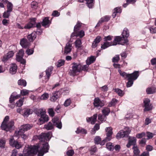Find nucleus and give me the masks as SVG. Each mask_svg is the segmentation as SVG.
I'll return each instance as SVG.
<instances>
[{
  "label": "nucleus",
  "mask_w": 156,
  "mask_h": 156,
  "mask_svg": "<svg viewBox=\"0 0 156 156\" xmlns=\"http://www.w3.org/2000/svg\"><path fill=\"white\" fill-rule=\"evenodd\" d=\"M75 44L76 47H80L81 44V41L80 39H78L75 42Z\"/></svg>",
  "instance_id": "obj_58"
},
{
  "label": "nucleus",
  "mask_w": 156,
  "mask_h": 156,
  "mask_svg": "<svg viewBox=\"0 0 156 156\" xmlns=\"http://www.w3.org/2000/svg\"><path fill=\"white\" fill-rule=\"evenodd\" d=\"M101 138L99 136H96L95 138L94 139V142L96 144H100V145H101V143L102 142V141H101Z\"/></svg>",
  "instance_id": "obj_46"
},
{
  "label": "nucleus",
  "mask_w": 156,
  "mask_h": 156,
  "mask_svg": "<svg viewBox=\"0 0 156 156\" xmlns=\"http://www.w3.org/2000/svg\"><path fill=\"white\" fill-rule=\"evenodd\" d=\"M136 142V139L134 137H130L129 138V141L128 143L126 145V147L128 148H129L130 146L133 145V146H136L135 144Z\"/></svg>",
  "instance_id": "obj_15"
},
{
  "label": "nucleus",
  "mask_w": 156,
  "mask_h": 156,
  "mask_svg": "<svg viewBox=\"0 0 156 156\" xmlns=\"http://www.w3.org/2000/svg\"><path fill=\"white\" fill-rule=\"evenodd\" d=\"M14 55V53L12 51H10L8 52L6 55H4L3 58L2 59V61L5 62L8 60L10 58L13 57Z\"/></svg>",
  "instance_id": "obj_16"
},
{
  "label": "nucleus",
  "mask_w": 156,
  "mask_h": 156,
  "mask_svg": "<svg viewBox=\"0 0 156 156\" xmlns=\"http://www.w3.org/2000/svg\"><path fill=\"white\" fill-rule=\"evenodd\" d=\"M52 122L57 127L60 129L62 128V125L60 121L58 118H54L52 119Z\"/></svg>",
  "instance_id": "obj_17"
},
{
  "label": "nucleus",
  "mask_w": 156,
  "mask_h": 156,
  "mask_svg": "<svg viewBox=\"0 0 156 156\" xmlns=\"http://www.w3.org/2000/svg\"><path fill=\"white\" fill-rule=\"evenodd\" d=\"M17 66L15 64H12L10 65L9 69V72L12 74H15L17 71Z\"/></svg>",
  "instance_id": "obj_20"
},
{
  "label": "nucleus",
  "mask_w": 156,
  "mask_h": 156,
  "mask_svg": "<svg viewBox=\"0 0 156 156\" xmlns=\"http://www.w3.org/2000/svg\"><path fill=\"white\" fill-rule=\"evenodd\" d=\"M120 38L118 37H115L113 42H105L101 46V48L102 49H104L106 48L115 45L117 44H118V42L120 39Z\"/></svg>",
  "instance_id": "obj_8"
},
{
  "label": "nucleus",
  "mask_w": 156,
  "mask_h": 156,
  "mask_svg": "<svg viewBox=\"0 0 156 156\" xmlns=\"http://www.w3.org/2000/svg\"><path fill=\"white\" fill-rule=\"evenodd\" d=\"M53 68L52 67L48 68L46 71V75L47 76L48 79L50 76L51 74V72L53 70Z\"/></svg>",
  "instance_id": "obj_37"
},
{
  "label": "nucleus",
  "mask_w": 156,
  "mask_h": 156,
  "mask_svg": "<svg viewBox=\"0 0 156 156\" xmlns=\"http://www.w3.org/2000/svg\"><path fill=\"white\" fill-rule=\"evenodd\" d=\"M31 7L33 9H36L38 7V3L34 1L32 2L31 3Z\"/></svg>",
  "instance_id": "obj_50"
},
{
  "label": "nucleus",
  "mask_w": 156,
  "mask_h": 156,
  "mask_svg": "<svg viewBox=\"0 0 156 156\" xmlns=\"http://www.w3.org/2000/svg\"><path fill=\"white\" fill-rule=\"evenodd\" d=\"M20 44L22 47L24 48H26L29 45V43L26 38H23L20 40Z\"/></svg>",
  "instance_id": "obj_19"
},
{
  "label": "nucleus",
  "mask_w": 156,
  "mask_h": 156,
  "mask_svg": "<svg viewBox=\"0 0 156 156\" xmlns=\"http://www.w3.org/2000/svg\"><path fill=\"white\" fill-rule=\"evenodd\" d=\"M105 131L107 132L106 137L102 141L101 143V145H104L105 142L110 140L112 138V128L111 127H107L105 129Z\"/></svg>",
  "instance_id": "obj_5"
},
{
  "label": "nucleus",
  "mask_w": 156,
  "mask_h": 156,
  "mask_svg": "<svg viewBox=\"0 0 156 156\" xmlns=\"http://www.w3.org/2000/svg\"><path fill=\"white\" fill-rule=\"evenodd\" d=\"M71 103V100L70 99H67L65 102L64 105L66 107L69 105Z\"/></svg>",
  "instance_id": "obj_63"
},
{
  "label": "nucleus",
  "mask_w": 156,
  "mask_h": 156,
  "mask_svg": "<svg viewBox=\"0 0 156 156\" xmlns=\"http://www.w3.org/2000/svg\"><path fill=\"white\" fill-rule=\"evenodd\" d=\"M118 72L120 74V75L122 76L123 77L126 78H128L130 76H131L133 74V73L131 74H127L125 72H122L121 70L119 69L118 70Z\"/></svg>",
  "instance_id": "obj_26"
},
{
  "label": "nucleus",
  "mask_w": 156,
  "mask_h": 156,
  "mask_svg": "<svg viewBox=\"0 0 156 156\" xmlns=\"http://www.w3.org/2000/svg\"><path fill=\"white\" fill-rule=\"evenodd\" d=\"M147 139L148 140L152 138L154 136V134L150 132H147Z\"/></svg>",
  "instance_id": "obj_57"
},
{
  "label": "nucleus",
  "mask_w": 156,
  "mask_h": 156,
  "mask_svg": "<svg viewBox=\"0 0 156 156\" xmlns=\"http://www.w3.org/2000/svg\"><path fill=\"white\" fill-rule=\"evenodd\" d=\"M106 117L105 116H103L101 114H99L98 115V120L102 122L103 121H105L106 119Z\"/></svg>",
  "instance_id": "obj_53"
},
{
  "label": "nucleus",
  "mask_w": 156,
  "mask_h": 156,
  "mask_svg": "<svg viewBox=\"0 0 156 156\" xmlns=\"http://www.w3.org/2000/svg\"><path fill=\"white\" fill-rule=\"evenodd\" d=\"M123 130V133L125 136H128L130 133L131 130L128 127H126Z\"/></svg>",
  "instance_id": "obj_38"
},
{
  "label": "nucleus",
  "mask_w": 156,
  "mask_h": 156,
  "mask_svg": "<svg viewBox=\"0 0 156 156\" xmlns=\"http://www.w3.org/2000/svg\"><path fill=\"white\" fill-rule=\"evenodd\" d=\"M5 144V141L4 139H2L0 140V147L2 148H4Z\"/></svg>",
  "instance_id": "obj_55"
},
{
  "label": "nucleus",
  "mask_w": 156,
  "mask_h": 156,
  "mask_svg": "<svg viewBox=\"0 0 156 156\" xmlns=\"http://www.w3.org/2000/svg\"><path fill=\"white\" fill-rule=\"evenodd\" d=\"M66 153L68 156H72L74 154V151L73 150H69L67 151Z\"/></svg>",
  "instance_id": "obj_64"
},
{
  "label": "nucleus",
  "mask_w": 156,
  "mask_h": 156,
  "mask_svg": "<svg viewBox=\"0 0 156 156\" xmlns=\"http://www.w3.org/2000/svg\"><path fill=\"white\" fill-rule=\"evenodd\" d=\"M9 119V116H7L5 117L1 126V128L2 129L7 131H9L10 129L14 125L13 121L11 120L8 122Z\"/></svg>",
  "instance_id": "obj_3"
},
{
  "label": "nucleus",
  "mask_w": 156,
  "mask_h": 156,
  "mask_svg": "<svg viewBox=\"0 0 156 156\" xmlns=\"http://www.w3.org/2000/svg\"><path fill=\"white\" fill-rule=\"evenodd\" d=\"M11 12L8 10L5 11L3 15V17L4 18H8L10 16Z\"/></svg>",
  "instance_id": "obj_49"
},
{
  "label": "nucleus",
  "mask_w": 156,
  "mask_h": 156,
  "mask_svg": "<svg viewBox=\"0 0 156 156\" xmlns=\"http://www.w3.org/2000/svg\"><path fill=\"white\" fill-rule=\"evenodd\" d=\"M13 5L10 2H8L7 5V10L12 12V10Z\"/></svg>",
  "instance_id": "obj_54"
},
{
  "label": "nucleus",
  "mask_w": 156,
  "mask_h": 156,
  "mask_svg": "<svg viewBox=\"0 0 156 156\" xmlns=\"http://www.w3.org/2000/svg\"><path fill=\"white\" fill-rule=\"evenodd\" d=\"M24 101V98H23L20 99L16 103V104L17 106L18 107H20L21 106L23 105V103Z\"/></svg>",
  "instance_id": "obj_45"
},
{
  "label": "nucleus",
  "mask_w": 156,
  "mask_h": 156,
  "mask_svg": "<svg viewBox=\"0 0 156 156\" xmlns=\"http://www.w3.org/2000/svg\"><path fill=\"white\" fill-rule=\"evenodd\" d=\"M81 26V23H80L78 21L76 24L75 26L74 27V31L75 32H76V31H77L80 28Z\"/></svg>",
  "instance_id": "obj_44"
},
{
  "label": "nucleus",
  "mask_w": 156,
  "mask_h": 156,
  "mask_svg": "<svg viewBox=\"0 0 156 156\" xmlns=\"http://www.w3.org/2000/svg\"><path fill=\"white\" fill-rule=\"evenodd\" d=\"M148 94H153L156 92V88L154 87H151L147 88L146 90Z\"/></svg>",
  "instance_id": "obj_24"
},
{
  "label": "nucleus",
  "mask_w": 156,
  "mask_h": 156,
  "mask_svg": "<svg viewBox=\"0 0 156 156\" xmlns=\"http://www.w3.org/2000/svg\"><path fill=\"white\" fill-rule=\"evenodd\" d=\"M35 112L38 116H40L38 121L40 124H42L49 120L48 116L46 115L45 109L43 108H37L34 110Z\"/></svg>",
  "instance_id": "obj_2"
},
{
  "label": "nucleus",
  "mask_w": 156,
  "mask_h": 156,
  "mask_svg": "<svg viewBox=\"0 0 156 156\" xmlns=\"http://www.w3.org/2000/svg\"><path fill=\"white\" fill-rule=\"evenodd\" d=\"M96 58L95 56H91L88 58L86 60V63L88 65H89L93 63L95 60Z\"/></svg>",
  "instance_id": "obj_28"
},
{
  "label": "nucleus",
  "mask_w": 156,
  "mask_h": 156,
  "mask_svg": "<svg viewBox=\"0 0 156 156\" xmlns=\"http://www.w3.org/2000/svg\"><path fill=\"white\" fill-rule=\"evenodd\" d=\"M24 132L22 131V134H20L19 133V131L16 132V134L18 135V136H20L23 139H26L27 138V136L24 134Z\"/></svg>",
  "instance_id": "obj_48"
},
{
  "label": "nucleus",
  "mask_w": 156,
  "mask_h": 156,
  "mask_svg": "<svg viewBox=\"0 0 156 156\" xmlns=\"http://www.w3.org/2000/svg\"><path fill=\"white\" fill-rule=\"evenodd\" d=\"M81 66L80 63H73L72 66V69L70 72V75L74 76L76 73L81 70Z\"/></svg>",
  "instance_id": "obj_9"
},
{
  "label": "nucleus",
  "mask_w": 156,
  "mask_h": 156,
  "mask_svg": "<svg viewBox=\"0 0 156 156\" xmlns=\"http://www.w3.org/2000/svg\"><path fill=\"white\" fill-rule=\"evenodd\" d=\"M146 142V139L145 138H143L141 140L139 141V144L141 145V146H143L145 145Z\"/></svg>",
  "instance_id": "obj_60"
},
{
  "label": "nucleus",
  "mask_w": 156,
  "mask_h": 156,
  "mask_svg": "<svg viewBox=\"0 0 156 156\" xmlns=\"http://www.w3.org/2000/svg\"><path fill=\"white\" fill-rule=\"evenodd\" d=\"M86 3L89 8H91L94 5V0H85Z\"/></svg>",
  "instance_id": "obj_31"
},
{
  "label": "nucleus",
  "mask_w": 156,
  "mask_h": 156,
  "mask_svg": "<svg viewBox=\"0 0 156 156\" xmlns=\"http://www.w3.org/2000/svg\"><path fill=\"white\" fill-rule=\"evenodd\" d=\"M100 128L99 125L96 124L94 126V128L91 131V133L92 134H94L96 132V131L98 130Z\"/></svg>",
  "instance_id": "obj_39"
},
{
  "label": "nucleus",
  "mask_w": 156,
  "mask_h": 156,
  "mask_svg": "<svg viewBox=\"0 0 156 156\" xmlns=\"http://www.w3.org/2000/svg\"><path fill=\"white\" fill-rule=\"evenodd\" d=\"M139 76L138 71H135L133 74L128 78V81L127 83V87H131L133 84V81L136 80Z\"/></svg>",
  "instance_id": "obj_6"
},
{
  "label": "nucleus",
  "mask_w": 156,
  "mask_h": 156,
  "mask_svg": "<svg viewBox=\"0 0 156 156\" xmlns=\"http://www.w3.org/2000/svg\"><path fill=\"white\" fill-rule=\"evenodd\" d=\"M110 19V17L107 16L101 18L98 21L96 27L99 26L102 23L104 22L107 21L109 20Z\"/></svg>",
  "instance_id": "obj_22"
},
{
  "label": "nucleus",
  "mask_w": 156,
  "mask_h": 156,
  "mask_svg": "<svg viewBox=\"0 0 156 156\" xmlns=\"http://www.w3.org/2000/svg\"><path fill=\"white\" fill-rule=\"evenodd\" d=\"M49 146L48 143L41 142L36 145L26 146L23 151V154H20L19 156H32L38 153V156H43L44 154L48 152Z\"/></svg>",
  "instance_id": "obj_1"
},
{
  "label": "nucleus",
  "mask_w": 156,
  "mask_h": 156,
  "mask_svg": "<svg viewBox=\"0 0 156 156\" xmlns=\"http://www.w3.org/2000/svg\"><path fill=\"white\" fill-rule=\"evenodd\" d=\"M123 132V130H121L117 134L116 137L117 139H119L125 136Z\"/></svg>",
  "instance_id": "obj_40"
},
{
  "label": "nucleus",
  "mask_w": 156,
  "mask_h": 156,
  "mask_svg": "<svg viewBox=\"0 0 156 156\" xmlns=\"http://www.w3.org/2000/svg\"><path fill=\"white\" fill-rule=\"evenodd\" d=\"M49 98V94L47 93H44L41 97L40 99L42 100H46Z\"/></svg>",
  "instance_id": "obj_47"
},
{
  "label": "nucleus",
  "mask_w": 156,
  "mask_h": 156,
  "mask_svg": "<svg viewBox=\"0 0 156 156\" xmlns=\"http://www.w3.org/2000/svg\"><path fill=\"white\" fill-rule=\"evenodd\" d=\"M36 37L37 33L33 32L28 35L27 38L30 41L32 42L36 38Z\"/></svg>",
  "instance_id": "obj_23"
},
{
  "label": "nucleus",
  "mask_w": 156,
  "mask_h": 156,
  "mask_svg": "<svg viewBox=\"0 0 156 156\" xmlns=\"http://www.w3.org/2000/svg\"><path fill=\"white\" fill-rule=\"evenodd\" d=\"M117 100L115 99H112V101L109 103L108 106L111 107L114 106L117 102Z\"/></svg>",
  "instance_id": "obj_51"
},
{
  "label": "nucleus",
  "mask_w": 156,
  "mask_h": 156,
  "mask_svg": "<svg viewBox=\"0 0 156 156\" xmlns=\"http://www.w3.org/2000/svg\"><path fill=\"white\" fill-rule=\"evenodd\" d=\"M9 144L12 146L15 147L17 149L22 147L23 146L22 144L20 143L15 141L13 138L10 139Z\"/></svg>",
  "instance_id": "obj_11"
},
{
  "label": "nucleus",
  "mask_w": 156,
  "mask_h": 156,
  "mask_svg": "<svg viewBox=\"0 0 156 156\" xmlns=\"http://www.w3.org/2000/svg\"><path fill=\"white\" fill-rule=\"evenodd\" d=\"M29 91L26 89H23L21 90L20 94L22 96H25L29 94Z\"/></svg>",
  "instance_id": "obj_52"
},
{
  "label": "nucleus",
  "mask_w": 156,
  "mask_h": 156,
  "mask_svg": "<svg viewBox=\"0 0 156 156\" xmlns=\"http://www.w3.org/2000/svg\"><path fill=\"white\" fill-rule=\"evenodd\" d=\"M18 84L19 85L25 87L26 86L27 82L24 80L20 79L18 80Z\"/></svg>",
  "instance_id": "obj_32"
},
{
  "label": "nucleus",
  "mask_w": 156,
  "mask_h": 156,
  "mask_svg": "<svg viewBox=\"0 0 156 156\" xmlns=\"http://www.w3.org/2000/svg\"><path fill=\"white\" fill-rule=\"evenodd\" d=\"M119 60V55H117L113 58L112 61L114 62H117Z\"/></svg>",
  "instance_id": "obj_62"
},
{
  "label": "nucleus",
  "mask_w": 156,
  "mask_h": 156,
  "mask_svg": "<svg viewBox=\"0 0 156 156\" xmlns=\"http://www.w3.org/2000/svg\"><path fill=\"white\" fill-rule=\"evenodd\" d=\"M149 30L151 33H156V27L152 26L149 28Z\"/></svg>",
  "instance_id": "obj_61"
},
{
  "label": "nucleus",
  "mask_w": 156,
  "mask_h": 156,
  "mask_svg": "<svg viewBox=\"0 0 156 156\" xmlns=\"http://www.w3.org/2000/svg\"><path fill=\"white\" fill-rule=\"evenodd\" d=\"M94 104L95 106L101 107L104 105V101H101L98 98H96L94 99Z\"/></svg>",
  "instance_id": "obj_14"
},
{
  "label": "nucleus",
  "mask_w": 156,
  "mask_h": 156,
  "mask_svg": "<svg viewBox=\"0 0 156 156\" xmlns=\"http://www.w3.org/2000/svg\"><path fill=\"white\" fill-rule=\"evenodd\" d=\"M35 25V19L33 18L31 19L30 21L24 27V28L29 29L32 27H34Z\"/></svg>",
  "instance_id": "obj_13"
},
{
  "label": "nucleus",
  "mask_w": 156,
  "mask_h": 156,
  "mask_svg": "<svg viewBox=\"0 0 156 156\" xmlns=\"http://www.w3.org/2000/svg\"><path fill=\"white\" fill-rule=\"evenodd\" d=\"M97 114H95L91 117L87 118V121L88 122H90L92 124H94L96 121Z\"/></svg>",
  "instance_id": "obj_21"
},
{
  "label": "nucleus",
  "mask_w": 156,
  "mask_h": 156,
  "mask_svg": "<svg viewBox=\"0 0 156 156\" xmlns=\"http://www.w3.org/2000/svg\"><path fill=\"white\" fill-rule=\"evenodd\" d=\"M75 132L77 134L81 133L82 134H86L87 133V131L85 129L81 127L78 128Z\"/></svg>",
  "instance_id": "obj_30"
},
{
  "label": "nucleus",
  "mask_w": 156,
  "mask_h": 156,
  "mask_svg": "<svg viewBox=\"0 0 156 156\" xmlns=\"http://www.w3.org/2000/svg\"><path fill=\"white\" fill-rule=\"evenodd\" d=\"M133 149L134 155H137L139 154L140 151L138 147L136 146H133Z\"/></svg>",
  "instance_id": "obj_35"
},
{
  "label": "nucleus",
  "mask_w": 156,
  "mask_h": 156,
  "mask_svg": "<svg viewBox=\"0 0 156 156\" xmlns=\"http://www.w3.org/2000/svg\"><path fill=\"white\" fill-rule=\"evenodd\" d=\"M145 133L144 132H142L141 133H138L136 134V137L137 138H141L145 136Z\"/></svg>",
  "instance_id": "obj_56"
},
{
  "label": "nucleus",
  "mask_w": 156,
  "mask_h": 156,
  "mask_svg": "<svg viewBox=\"0 0 156 156\" xmlns=\"http://www.w3.org/2000/svg\"><path fill=\"white\" fill-rule=\"evenodd\" d=\"M65 61L63 60H59L55 64L58 67L62 66L64 64Z\"/></svg>",
  "instance_id": "obj_41"
},
{
  "label": "nucleus",
  "mask_w": 156,
  "mask_h": 156,
  "mask_svg": "<svg viewBox=\"0 0 156 156\" xmlns=\"http://www.w3.org/2000/svg\"><path fill=\"white\" fill-rule=\"evenodd\" d=\"M84 32L83 30H81L79 31H77L76 32H74L71 35V37H73L74 36L79 37H83L84 35Z\"/></svg>",
  "instance_id": "obj_18"
},
{
  "label": "nucleus",
  "mask_w": 156,
  "mask_h": 156,
  "mask_svg": "<svg viewBox=\"0 0 156 156\" xmlns=\"http://www.w3.org/2000/svg\"><path fill=\"white\" fill-rule=\"evenodd\" d=\"M144 107L145 108L144 111H148L151 110L152 108V106L150 104V100L147 98H145L144 100Z\"/></svg>",
  "instance_id": "obj_10"
},
{
  "label": "nucleus",
  "mask_w": 156,
  "mask_h": 156,
  "mask_svg": "<svg viewBox=\"0 0 156 156\" xmlns=\"http://www.w3.org/2000/svg\"><path fill=\"white\" fill-rule=\"evenodd\" d=\"M52 133L51 132H48L47 133H43L41 135L37 136L36 137L37 138L40 140L41 141L45 140H49L51 137Z\"/></svg>",
  "instance_id": "obj_7"
},
{
  "label": "nucleus",
  "mask_w": 156,
  "mask_h": 156,
  "mask_svg": "<svg viewBox=\"0 0 156 156\" xmlns=\"http://www.w3.org/2000/svg\"><path fill=\"white\" fill-rule=\"evenodd\" d=\"M72 44L69 43H67L65 46L64 53L66 54H68L72 50Z\"/></svg>",
  "instance_id": "obj_25"
},
{
  "label": "nucleus",
  "mask_w": 156,
  "mask_h": 156,
  "mask_svg": "<svg viewBox=\"0 0 156 156\" xmlns=\"http://www.w3.org/2000/svg\"><path fill=\"white\" fill-rule=\"evenodd\" d=\"M26 52L27 55H30L33 53L34 51L33 49H28L27 50Z\"/></svg>",
  "instance_id": "obj_59"
},
{
  "label": "nucleus",
  "mask_w": 156,
  "mask_h": 156,
  "mask_svg": "<svg viewBox=\"0 0 156 156\" xmlns=\"http://www.w3.org/2000/svg\"><path fill=\"white\" fill-rule=\"evenodd\" d=\"M122 34V37L117 36L115 37H118L120 38L118 42V44L123 45L126 43L128 41L127 37L129 35V33L128 30L127 28H124Z\"/></svg>",
  "instance_id": "obj_4"
},
{
  "label": "nucleus",
  "mask_w": 156,
  "mask_h": 156,
  "mask_svg": "<svg viewBox=\"0 0 156 156\" xmlns=\"http://www.w3.org/2000/svg\"><path fill=\"white\" fill-rule=\"evenodd\" d=\"M16 60L18 62H20L21 63L23 64L26 63V61L23 59V57L18 55H16Z\"/></svg>",
  "instance_id": "obj_33"
},
{
  "label": "nucleus",
  "mask_w": 156,
  "mask_h": 156,
  "mask_svg": "<svg viewBox=\"0 0 156 156\" xmlns=\"http://www.w3.org/2000/svg\"><path fill=\"white\" fill-rule=\"evenodd\" d=\"M106 148L109 151H112L113 150L114 147L112 143L109 142L106 144Z\"/></svg>",
  "instance_id": "obj_42"
},
{
  "label": "nucleus",
  "mask_w": 156,
  "mask_h": 156,
  "mask_svg": "<svg viewBox=\"0 0 156 156\" xmlns=\"http://www.w3.org/2000/svg\"><path fill=\"white\" fill-rule=\"evenodd\" d=\"M102 112L104 116L108 115L110 112V109L107 108H105L102 110Z\"/></svg>",
  "instance_id": "obj_36"
},
{
  "label": "nucleus",
  "mask_w": 156,
  "mask_h": 156,
  "mask_svg": "<svg viewBox=\"0 0 156 156\" xmlns=\"http://www.w3.org/2000/svg\"><path fill=\"white\" fill-rule=\"evenodd\" d=\"M50 24V22L48 17L45 18L43 20L42 24L45 27H48V24Z\"/></svg>",
  "instance_id": "obj_29"
},
{
  "label": "nucleus",
  "mask_w": 156,
  "mask_h": 156,
  "mask_svg": "<svg viewBox=\"0 0 156 156\" xmlns=\"http://www.w3.org/2000/svg\"><path fill=\"white\" fill-rule=\"evenodd\" d=\"M114 90L120 96H123L124 94V93L123 91L119 89H115Z\"/></svg>",
  "instance_id": "obj_43"
},
{
  "label": "nucleus",
  "mask_w": 156,
  "mask_h": 156,
  "mask_svg": "<svg viewBox=\"0 0 156 156\" xmlns=\"http://www.w3.org/2000/svg\"><path fill=\"white\" fill-rule=\"evenodd\" d=\"M101 38L100 37L98 36L95 39L94 41L92 44V47L93 48H95L97 46L98 44L101 41Z\"/></svg>",
  "instance_id": "obj_27"
},
{
  "label": "nucleus",
  "mask_w": 156,
  "mask_h": 156,
  "mask_svg": "<svg viewBox=\"0 0 156 156\" xmlns=\"http://www.w3.org/2000/svg\"><path fill=\"white\" fill-rule=\"evenodd\" d=\"M44 128L47 130H51L53 128V126L51 123L49 122L48 124L44 125Z\"/></svg>",
  "instance_id": "obj_34"
},
{
  "label": "nucleus",
  "mask_w": 156,
  "mask_h": 156,
  "mask_svg": "<svg viewBox=\"0 0 156 156\" xmlns=\"http://www.w3.org/2000/svg\"><path fill=\"white\" fill-rule=\"evenodd\" d=\"M32 127V125L27 124L22 126L19 130V133L20 134H22V131L25 132L30 129Z\"/></svg>",
  "instance_id": "obj_12"
}]
</instances>
